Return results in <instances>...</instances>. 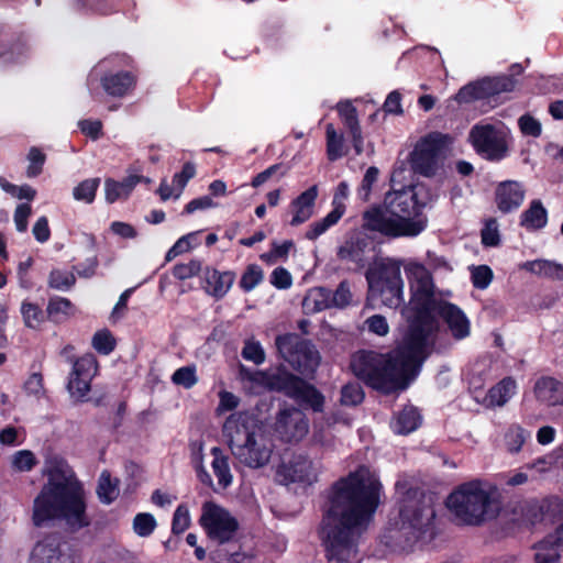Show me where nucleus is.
I'll return each mask as SVG.
<instances>
[{
  "label": "nucleus",
  "mask_w": 563,
  "mask_h": 563,
  "mask_svg": "<svg viewBox=\"0 0 563 563\" xmlns=\"http://www.w3.org/2000/svg\"><path fill=\"white\" fill-rule=\"evenodd\" d=\"M382 484L367 482L356 472L331 485L319 537L328 561L352 563L361 536L367 530L379 506Z\"/></svg>",
  "instance_id": "1"
},
{
  "label": "nucleus",
  "mask_w": 563,
  "mask_h": 563,
  "mask_svg": "<svg viewBox=\"0 0 563 563\" xmlns=\"http://www.w3.org/2000/svg\"><path fill=\"white\" fill-rule=\"evenodd\" d=\"M429 355L430 351L402 338L401 343L387 353L358 351L352 357L351 368L367 387L388 396L407 389Z\"/></svg>",
  "instance_id": "2"
},
{
  "label": "nucleus",
  "mask_w": 563,
  "mask_h": 563,
  "mask_svg": "<svg viewBox=\"0 0 563 563\" xmlns=\"http://www.w3.org/2000/svg\"><path fill=\"white\" fill-rule=\"evenodd\" d=\"M431 197L430 188L422 183L389 191L382 203L363 212L362 228L390 239L418 236L428 227L423 210Z\"/></svg>",
  "instance_id": "3"
},
{
  "label": "nucleus",
  "mask_w": 563,
  "mask_h": 563,
  "mask_svg": "<svg viewBox=\"0 0 563 563\" xmlns=\"http://www.w3.org/2000/svg\"><path fill=\"white\" fill-rule=\"evenodd\" d=\"M86 508L81 484L56 467L49 471L47 483L34 499L32 520L35 527H42L64 519L71 528L81 529L90 525Z\"/></svg>",
  "instance_id": "4"
},
{
  "label": "nucleus",
  "mask_w": 563,
  "mask_h": 563,
  "mask_svg": "<svg viewBox=\"0 0 563 563\" xmlns=\"http://www.w3.org/2000/svg\"><path fill=\"white\" fill-rule=\"evenodd\" d=\"M445 505L459 523L473 527L496 518L499 511L496 500L483 488L479 479L456 486L448 496Z\"/></svg>",
  "instance_id": "5"
},
{
  "label": "nucleus",
  "mask_w": 563,
  "mask_h": 563,
  "mask_svg": "<svg viewBox=\"0 0 563 563\" xmlns=\"http://www.w3.org/2000/svg\"><path fill=\"white\" fill-rule=\"evenodd\" d=\"M445 300L437 299L432 294H411L410 305L413 316L409 319L408 329L404 338L413 344L430 351L433 347L431 335L438 331L437 314L441 303Z\"/></svg>",
  "instance_id": "6"
},
{
  "label": "nucleus",
  "mask_w": 563,
  "mask_h": 563,
  "mask_svg": "<svg viewBox=\"0 0 563 563\" xmlns=\"http://www.w3.org/2000/svg\"><path fill=\"white\" fill-rule=\"evenodd\" d=\"M367 298L388 308H398L404 303V280L400 265L396 262L380 263L365 274Z\"/></svg>",
  "instance_id": "7"
},
{
  "label": "nucleus",
  "mask_w": 563,
  "mask_h": 563,
  "mask_svg": "<svg viewBox=\"0 0 563 563\" xmlns=\"http://www.w3.org/2000/svg\"><path fill=\"white\" fill-rule=\"evenodd\" d=\"M453 143L454 136L449 133L429 132L420 139L410 154L412 170L424 177H433Z\"/></svg>",
  "instance_id": "8"
},
{
  "label": "nucleus",
  "mask_w": 563,
  "mask_h": 563,
  "mask_svg": "<svg viewBox=\"0 0 563 563\" xmlns=\"http://www.w3.org/2000/svg\"><path fill=\"white\" fill-rule=\"evenodd\" d=\"M275 345L280 356L296 372L306 377H313L321 357L310 340L303 339L297 333H285L276 336Z\"/></svg>",
  "instance_id": "9"
},
{
  "label": "nucleus",
  "mask_w": 563,
  "mask_h": 563,
  "mask_svg": "<svg viewBox=\"0 0 563 563\" xmlns=\"http://www.w3.org/2000/svg\"><path fill=\"white\" fill-rule=\"evenodd\" d=\"M399 518L402 527L426 532L435 518L432 498L419 488H409L400 500Z\"/></svg>",
  "instance_id": "10"
},
{
  "label": "nucleus",
  "mask_w": 563,
  "mask_h": 563,
  "mask_svg": "<svg viewBox=\"0 0 563 563\" xmlns=\"http://www.w3.org/2000/svg\"><path fill=\"white\" fill-rule=\"evenodd\" d=\"M474 151L488 162H500L508 156L507 133L503 126L492 123H476L468 133Z\"/></svg>",
  "instance_id": "11"
},
{
  "label": "nucleus",
  "mask_w": 563,
  "mask_h": 563,
  "mask_svg": "<svg viewBox=\"0 0 563 563\" xmlns=\"http://www.w3.org/2000/svg\"><path fill=\"white\" fill-rule=\"evenodd\" d=\"M75 347L67 344L60 351V355L73 364V369L68 377L67 390L76 401H86L91 390V382L98 373V361L91 353L80 357L73 356Z\"/></svg>",
  "instance_id": "12"
},
{
  "label": "nucleus",
  "mask_w": 563,
  "mask_h": 563,
  "mask_svg": "<svg viewBox=\"0 0 563 563\" xmlns=\"http://www.w3.org/2000/svg\"><path fill=\"white\" fill-rule=\"evenodd\" d=\"M199 525L207 537L220 545L233 541L240 529L238 519L228 509L213 501L203 503Z\"/></svg>",
  "instance_id": "13"
},
{
  "label": "nucleus",
  "mask_w": 563,
  "mask_h": 563,
  "mask_svg": "<svg viewBox=\"0 0 563 563\" xmlns=\"http://www.w3.org/2000/svg\"><path fill=\"white\" fill-rule=\"evenodd\" d=\"M230 449L241 463L252 468L264 466L271 459V450L258 442L255 433L247 428L243 432L236 431L230 441Z\"/></svg>",
  "instance_id": "14"
},
{
  "label": "nucleus",
  "mask_w": 563,
  "mask_h": 563,
  "mask_svg": "<svg viewBox=\"0 0 563 563\" xmlns=\"http://www.w3.org/2000/svg\"><path fill=\"white\" fill-rule=\"evenodd\" d=\"M275 430L283 441L297 443L307 435L309 421L300 409L296 407L285 408L277 415Z\"/></svg>",
  "instance_id": "15"
},
{
  "label": "nucleus",
  "mask_w": 563,
  "mask_h": 563,
  "mask_svg": "<svg viewBox=\"0 0 563 563\" xmlns=\"http://www.w3.org/2000/svg\"><path fill=\"white\" fill-rule=\"evenodd\" d=\"M27 51L26 38L22 32L0 29V68L20 63Z\"/></svg>",
  "instance_id": "16"
},
{
  "label": "nucleus",
  "mask_w": 563,
  "mask_h": 563,
  "mask_svg": "<svg viewBox=\"0 0 563 563\" xmlns=\"http://www.w3.org/2000/svg\"><path fill=\"white\" fill-rule=\"evenodd\" d=\"M137 73L129 70H108L100 78V85L108 96L123 98L131 95L137 85Z\"/></svg>",
  "instance_id": "17"
},
{
  "label": "nucleus",
  "mask_w": 563,
  "mask_h": 563,
  "mask_svg": "<svg viewBox=\"0 0 563 563\" xmlns=\"http://www.w3.org/2000/svg\"><path fill=\"white\" fill-rule=\"evenodd\" d=\"M446 324L452 338L461 341L471 334V321L465 312L455 303L442 302L437 314Z\"/></svg>",
  "instance_id": "18"
},
{
  "label": "nucleus",
  "mask_w": 563,
  "mask_h": 563,
  "mask_svg": "<svg viewBox=\"0 0 563 563\" xmlns=\"http://www.w3.org/2000/svg\"><path fill=\"white\" fill-rule=\"evenodd\" d=\"M526 191L522 185L516 180H505L495 189V203L497 209L504 213H510L520 208L525 200Z\"/></svg>",
  "instance_id": "19"
},
{
  "label": "nucleus",
  "mask_w": 563,
  "mask_h": 563,
  "mask_svg": "<svg viewBox=\"0 0 563 563\" xmlns=\"http://www.w3.org/2000/svg\"><path fill=\"white\" fill-rule=\"evenodd\" d=\"M277 474L290 483H311L314 477L312 461L306 454H295L288 464L278 467Z\"/></svg>",
  "instance_id": "20"
},
{
  "label": "nucleus",
  "mask_w": 563,
  "mask_h": 563,
  "mask_svg": "<svg viewBox=\"0 0 563 563\" xmlns=\"http://www.w3.org/2000/svg\"><path fill=\"white\" fill-rule=\"evenodd\" d=\"M339 117L344 128L349 131L352 145L356 155H361L364 151V139L358 121L357 110L351 101H340L336 104Z\"/></svg>",
  "instance_id": "21"
},
{
  "label": "nucleus",
  "mask_w": 563,
  "mask_h": 563,
  "mask_svg": "<svg viewBox=\"0 0 563 563\" xmlns=\"http://www.w3.org/2000/svg\"><path fill=\"white\" fill-rule=\"evenodd\" d=\"M302 409L312 410L313 412H323L325 397L324 395L312 384L308 383L303 378H300L291 396Z\"/></svg>",
  "instance_id": "22"
},
{
  "label": "nucleus",
  "mask_w": 563,
  "mask_h": 563,
  "mask_svg": "<svg viewBox=\"0 0 563 563\" xmlns=\"http://www.w3.org/2000/svg\"><path fill=\"white\" fill-rule=\"evenodd\" d=\"M258 383L272 391L283 393L290 398L294 389L301 377L286 371L284 367L277 368L274 373L260 372Z\"/></svg>",
  "instance_id": "23"
},
{
  "label": "nucleus",
  "mask_w": 563,
  "mask_h": 563,
  "mask_svg": "<svg viewBox=\"0 0 563 563\" xmlns=\"http://www.w3.org/2000/svg\"><path fill=\"white\" fill-rule=\"evenodd\" d=\"M422 415L419 409L411 405H405L399 411L394 412L389 427L395 434L408 435L420 428Z\"/></svg>",
  "instance_id": "24"
},
{
  "label": "nucleus",
  "mask_w": 563,
  "mask_h": 563,
  "mask_svg": "<svg viewBox=\"0 0 563 563\" xmlns=\"http://www.w3.org/2000/svg\"><path fill=\"white\" fill-rule=\"evenodd\" d=\"M235 280L234 272H220L212 267H206L203 277L205 291L216 299H222L231 289Z\"/></svg>",
  "instance_id": "25"
},
{
  "label": "nucleus",
  "mask_w": 563,
  "mask_h": 563,
  "mask_svg": "<svg viewBox=\"0 0 563 563\" xmlns=\"http://www.w3.org/2000/svg\"><path fill=\"white\" fill-rule=\"evenodd\" d=\"M318 197V187L312 185L291 201L294 210L291 227H298L307 222L313 214V207Z\"/></svg>",
  "instance_id": "26"
},
{
  "label": "nucleus",
  "mask_w": 563,
  "mask_h": 563,
  "mask_svg": "<svg viewBox=\"0 0 563 563\" xmlns=\"http://www.w3.org/2000/svg\"><path fill=\"white\" fill-rule=\"evenodd\" d=\"M516 380L510 377H504L497 384L492 386L485 394L482 400L477 399L478 402L484 405L486 408H495L505 406L516 393Z\"/></svg>",
  "instance_id": "27"
},
{
  "label": "nucleus",
  "mask_w": 563,
  "mask_h": 563,
  "mask_svg": "<svg viewBox=\"0 0 563 563\" xmlns=\"http://www.w3.org/2000/svg\"><path fill=\"white\" fill-rule=\"evenodd\" d=\"M536 397L548 406L563 405V383L554 377L544 376L534 385Z\"/></svg>",
  "instance_id": "28"
},
{
  "label": "nucleus",
  "mask_w": 563,
  "mask_h": 563,
  "mask_svg": "<svg viewBox=\"0 0 563 563\" xmlns=\"http://www.w3.org/2000/svg\"><path fill=\"white\" fill-rule=\"evenodd\" d=\"M129 0H74V7L82 13L110 15L123 10Z\"/></svg>",
  "instance_id": "29"
},
{
  "label": "nucleus",
  "mask_w": 563,
  "mask_h": 563,
  "mask_svg": "<svg viewBox=\"0 0 563 563\" xmlns=\"http://www.w3.org/2000/svg\"><path fill=\"white\" fill-rule=\"evenodd\" d=\"M34 563H71L70 558L64 554L58 544L49 539L40 541L32 551Z\"/></svg>",
  "instance_id": "30"
},
{
  "label": "nucleus",
  "mask_w": 563,
  "mask_h": 563,
  "mask_svg": "<svg viewBox=\"0 0 563 563\" xmlns=\"http://www.w3.org/2000/svg\"><path fill=\"white\" fill-rule=\"evenodd\" d=\"M139 178L130 177L128 175L121 181L113 178H106L104 180V198L108 203H114L119 199H128L136 185Z\"/></svg>",
  "instance_id": "31"
},
{
  "label": "nucleus",
  "mask_w": 563,
  "mask_h": 563,
  "mask_svg": "<svg viewBox=\"0 0 563 563\" xmlns=\"http://www.w3.org/2000/svg\"><path fill=\"white\" fill-rule=\"evenodd\" d=\"M548 223V211L538 199L532 200L521 216L520 225L528 231H538L543 229Z\"/></svg>",
  "instance_id": "32"
},
{
  "label": "nucleus",
  "mask_w": 563,
  "mask_h": 563,
  "mask_svg": "<svg viewBox=\"0 0 563 563\" xmlns=\"http://www.w3.org/2000/svg\"><path fill=\"white\" fill-rule=\"evenodd\" d=\"M302 308L308 313L331 309V289L327 287H314L310 289L303 298Z\"/></svg>",
  "instance_id": "33"
},
{
  "label": "nucleus",
  "mask_w": 563,
  "mask_h": 563,
  "mask_svg": "<svg viewBox=\"0 0 563 563\" xmlns=\"http://www.w3.org/2000/svg\"><path fill=\"white\" fill-rule=\"evenodd\" d=\"M366 246L367 243L364 239L351 238L339 246L336 256L340 261L352 262L363 266Z\"/></svg>",
  "instance_id": "34"
},
{
  "label": "nucleus",
  "mask_w": 563,
  "mask_h": 563,
  "mask_svg": "<svg viewBox=\"0 0 563 563\" xmlns=\"http://www.w3.org/2000/svg\"><path fill=\"white\" fill-rule=\"evenodd\" d=\"M76 308L74 303L65 297H51L46 307L47 319L56 324L66 321L74 316Z\"/></svg>",
  "instance_id": "35"
},
{
  "label": "nucleus",
  "mask_w": 563,
  "mask_h": 563,
  "mask_svg": "<svg viewBox=\"0 0 563 563\" xmlns=\"http://www.w3.org/2000/svg\"><path fill=\"white\" fill-rule=\"evenodd\" d=\"M211 454L213 455L212 461V470L214 475L218 478V484L221 488L227 489L233 481V476L229 466V457L225 456L219 446H213L211 449Z\"/></svg>",
  "instance_id": "36"
},
{
  "label": "nucleus",
  "mask_w": 563,
  "mask_h": 563,
  "mask_svg": "<svg viewBox=\"0 0 563 563\" xmlns=\"http://www.w3.org/2000/svg\"><path fill=\"white\" fill-rule=\"evenodd\" d=\"M327 157L330 162H335L347 154L344 146L343 133L338 132L332 123L325 125Z\"/></svg>",
  "instance_id": "37"
},
{
  "label": "nucleus",
  "mask_w": 563,
  "mask_h": 563,
  "mask_svg": "<svg viewBox=\"0 0 563 563\" xmlns=\"http://www.w3.org/2000/svg\"><path fill=\"white\" fill-rule=\"evenodd\" d=\"M342 218V208L332 209L325 217L313 221L305 233V238L309 241H316L320 235L325 233L330 228L335 225Z\"/></svg>",
  "instance_id": "38"
},
{
  "label": "nucleus",
  "mask_w": 563,
  "mask_h": 563,
  "mask_svg": "<svg viewBox=\"0 0 563 563\" xmlns=\"http://www.w3.org/2000/svg\"><path fill=\"white\" fill-rule=\"evenodd\" d=\"M21 314L25 327L31 329H37L47 318L46 311H44L37 303L29 300L22 301Z\"/></svg>",
  "instance_id": "39"
},
{
  "label": "nucleus",
  "mask_w": 563,
  "mask_h": 563,
  "mask_svg": "<svg viewBox=\"0 0 563 563\" xmlns=\"http://www.w3.org/2000/svg\"><path fill=\"white\" fill-rule=\"evenodd\" d=\"M100 183L101 179L99 177L84 179L77 186L74 187V199L77 201H82L85 203H92L96 199V195L100 186Z\"/></svg>",
  "instance_id": "40"
},
{
  "label": "nucleus",
  "mask_w": 563,
  "mask_h": 563,
  "mask_svg": "<svg viewBox=\"0 0 563 563\" xmlns=\"http://www.w3.org/2000/svg\"><path fill=\"white\" fill-rule=\"evenodd\" d=\"M97 494L103 504H111L118 496V481L112 482L108 471H103L100 475Z\"/></svg>",
  "instance_id": "41"
},
{
  "label": "nucleus",
  "mask_w": 563,
  "mask_h": 563,
  "mask_svg": "<svg viewBox=\"0 0 563 563\" xmlns=\"http://www.w3.org/2000/svg\"><path fill=\"white\" fill-rule=\"evenodd\" d=\"M530 437V433L523 429L520 424H512L509 427L505 434V442L507 449L511 453H518L521 451L526 440Z\"/></svg>",
  "instance_id": "42"
},
{
  "label": "nucleus",
  "mask_w": 563,
  "mask_h": 563,
  "mask_svg": "<svg viewBox=\"0 0 563 563\" xmlns=\"http://www.w3.org/2000/svg\"><path fill=\"white\" fill-rule=\"evenodd\" d=\"M92 347L101 355H109L117 346V341L110 330H98L91 340Z\"/></svg>",
  "instance_id": "43"
},
{
  "label": "nucleus",
  "mask_w": 563,
  "mask_h": 563,
  "mask_svg": "<svg viewBox=\"0 0 563 563\" xmlns=\"http://www.w3.org/2000/svg\"><path fill=\"white\" fill-rule=\"evenodd\" d=\"M156 527L157 521L150 512H139L133 518V531L141 538L150 537Z\"/></svg>",
  "instance_id": "44"
},
{
  "label": "nucleus",
  "mask_w": 563,
  "mask_h": 563,
  "mask_svg": "<svg viewBox=\"0 0 563 563\" xmlns=\"http://www.w3.org/2000/svg\"><path fill=\"white\" fill-rule=\"evenodd\" d=\"M263 277V269L257 264H250L242 274L239 286L244 292H250L262 283Z\"/></svg>",
  "instance_id": "45"
},
{
  "label": "nucleus",
  "mask_w": 563,
  "mask_h": 563,
  "mask_svg": "<svg viewBox=\"0 0 563 563\" xmlns=\"http://www.w3.org/2000/svg\"><path fill=\"white\" fill-rule=\"evenodd\" d=\"M364 397V390L358 383H347L341 388L340 402L343 406L353 407L363 402Z\"/></svg>",
  "instance_id": "46"
},
{
  "label": "nucleus",
  "mask_w": 563,
  "mask_h": 563,
  "mask_svg": "<svg viewBox=\"0 0 563 563\" xmlns=\"http://www.w3.org/2000/svg\"><path fill=\"white\" fill-rule=\"evenodd\" d=\"M27 161L29 166L26 168V176L29 178L40 176L46 162L45 153L40 147L32 146L27 153Z\"/></svg>",
  "instance_id": "47"
},
{
  "label": "nucleus",
  "mask_w": 563,
  "mask_h": 563,
  "mask_svg": "<svg viewBox=\"0 0 563 563\" xmlns=\"http://www.w3.org/2000/svg\"><path fill=\"white\" fill-rule=\"evenodd\" d=\"M191 523L190 514L186 504H179L174 511L172 519V533L179 536L184 533Z\"/></svg>",
  "instance_id": "48"
},
{
  "label": "nucleus",
  "mask_w": 563,
  "mask_h": 563,
  "mask_svg": "<svg viewBox=\"0 0 563 563\" xmlns=\"http://www.w3.org/2000/svg\"><path fill=\"white\" fill-rule=\"evenodd\" d=\"M481 239L482 244L486 247H495L500 244V234L496 218L485 220L484 227L481 230Z\"/></svg>",
  "instance_id": "49"
},
{
  "label": "nucleus",
  "mask_w": 563,
  "mask_h": 563,
  "mask_svg": "<svg viewBox=\"0 0 563 563\" xmlns=\"http://www.w3.org/2000/svg\"><path fill=\"white\" fill-rule=\"evenodd\" d=\"M76 283V277L70 272H65L60 269H53L49 273L48 277V286L49 288L57 290H68Z\"/></svg>",
  "instance_id": "50"
},
{
  "label": "nucleus",
  "mask_w": 563,
  "mask_h": 563,
  "mask_svg": "<svg viewBox=\"0 0 563 563\" xmlns=\"http://www.w3.org/2000/svg\"><path fill=\"white\" fill-rule=\"evenodd\" d=\"M172 382L177 386L190 389L198 382L196 367L194 365H190L177 368L172 375Z\"/></svg>",
  "instance_id": "51"
},
{
  "label": "nucleus",
  "mask_w": 563,
  "mask_h": 563,
  "mask_svg": "<svg viewBox=\"0 0 563 563\" xmlns=\"http://www.w3.org/2000/svg\"><path fill=\"white\" fill-rule=\"evenodd\" d=\"M196 165L192 162H186L181 170L173 176V186L177 190L176 199L179 198L188 181L196 176Z\"/></svg>",
  "instance_id": "52"
},
{
  "label": "nucleus",
  "mask_w": 563,
  "mask_h": 563,
  "mask_svg": "<svg viewBox=\"0 0 563 563\" xmlns=\"http://www.w3.org/2000/svg\"><path fill=\"white\" fill-rule=\"evenodd\" d=\"M494 278L493 269L488 265L474 266L471 271V280L475 288L486 289Z\"/></svg>",
  "instance_id": "53"
},
{
  "label": "nucleus",
  "mask_w": 563,
  "mask_h": 563,
  "mask_svg": "<svg viewBox=\"0 0 563 563\" xmlns=\"http://www.w3.org/2000/svg\"><path fill=\"white\" fill-rule=\"evenodd\" d=\"M294 247L291 240H286L283 243L272 242L271 251L263 253L261 260L266 263H274L279 258H287L289 251Z\"/></svg>",
  "instance_id": "54"
},
{
  "label": "nucleus",
  "mask_w": 563,
  "mask_h": 563,
  "mask_svg": "<svg viewBox=\"0 0 563 563\" xmlns=\"http://www.w3.org/2000/svg\"><path fill=\"white\" fill-rule=\"evenodd\" d=\"M37 464L34 453L30 450H21L12 456V467L19 472H29Z\"/></svg>",
  "instance_id": "55"
},
{
  "label": "nucleus",
  "mask_w": 563,
  "mask_h": 563,
  "mask_svg": "<svg viewBox=\"0 0 563 563\" xmlns=\"http://www.w3.org/2000/svg\"><path fill=\"white\" fill-rule=\"evenodd\" d=\"M242 357L246 361L261 365L265 361V352L261 343L255 340H246L242 349Z\"/></svg>",
  "instance_id": "56"
},
{
  "label": "nucleus",
  "mask_w": 563,
  "mask_h": 563,
  "mask_svg": "<svg viewBox=\"0 0 563 563\" xmlns=\"http://www.w3.org/2000/svg\"><path fill=\"white\" fill-rule=\"evenodd\" d=\"M201 271V262L199 260H191L188 263L176 264L173 267V276L176 279L185 280L197 276Z\"/></svg>",
  "instance_id": "57"
},
{
  "label": "nucleus",
  "mask_w": 563,
  "mask_h": 563,
  "mask_svg": "<svg viewBox=\"0 0 563 563\" xmlns=\"http://www.w3.org/2000/svg\"><path fill=\"white\" fill-rule=\"evenodd\" d=\"M352 300L350 284L347 280H342L336 289L331 290L332 308H345Z\"/></svg>",
  "instance_id": "58"
},
{
  "label": "nucleus",
  "mask_w": 563,
  "mask_h": 563,
  "mask_svg": "<svg viewBox=\"0 0 563 563\" xmlns=\"http://www.w3.org/2000/svg\"><path fill=\"white\" fill-rule=\"evenodd\" d=\"M534 549L537 550H562L563 551V525L559 526L554 532L545 536L539 541Z\"/></svg>",
  "instance_id": "59"
},
{
  "label": "nucleus",
  "mask_w": 563,
  "mask_h": 563,
  "mask_svg": "<svg viewBox=\"0 0 563 563\" xmlns=\"http://www.w3.org/2000/svg\"><path fill=\"white\" fill-rule=\"evenodd\" d=\"M192 463L199 482L209 488L214 489L212 477L203 465L202 444H200L198 452L194 454Z\"/></svg>",
  "instance_id": "60"
},
{
  "label": "nucleus",
  "mask_w": 563,
  "mask_h": 563,
  "mask_svg": "<svg viewBox=\"0 0 563 563\" xmlns=\"http://www.w3.org/2000/svg\"><path fill=\"white\" fill-rule=\"evenodd\" d=\"M379 175V169L375 166H371L366 169L365 175L362 179L361 186L358 188V195L367 200L373 185L377 181Z\"/></svg>",
  "instance_id": "61"
},
{
  "label": "nucleus",
  "mask_w": 563,
  "mask_h": 563,
  "mask_svg": "<svg viewBox=\"0 0 563 563\" xmlns=\"http://www.w3.org/2000/svg\"><path fill=\"white\" fill-rule=\"evenodd\" d=\"M518 123L521 132L525 135L538 137L542 133L541 123L530 114L520 117Z\"/></svg>",
  "instance_id": "62"
},
{
  "label": "nucleus",
  "mask_w": 563,
  "mask_h": 563,
  "mask_svg": "<svg viewBox=\"0 0 563 563\" xmlns=\"http://www.w3.org/2000/svg\"><path fill=\"white\" fill-rule=\"evenodd\" d=\"M271 284L277 289H287L292 285L291 274L284 267H276L271 274Z\"/></svg>",
  "instance_id": "63"
},
{
  "label": "nucleus",
  "mask_w": 563,
  "mask_h": 563,
  "mask_svg": "<svg viewBox=\"0 0 563 563\" xmlns=\"http://www.w3.org/2000/svg\"><path fill=\"white\" fill-rule=\"evenodd\" d=\"M547 508L537 501L529 503L525 509V517L531 525H537L544 519Z\"/></svg>",
  "instance_id": "64"
}]
</instances>
